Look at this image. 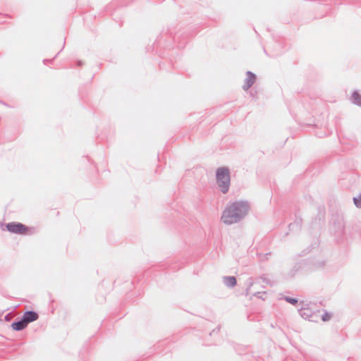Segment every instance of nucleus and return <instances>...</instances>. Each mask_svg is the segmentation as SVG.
Instances as JSON below:
<instances>
[{
  "label": "nucleus",
  "mask_w": 361,
  "mask_h": 361,
  "mask_svg": "<svg viewBox=\"0 0 361 361\" xmlns=\"http://www.w3.org/2000/svg\"><path fill=\"white\" fill-rule=\"evenodd\" d=\"M249 207L245 202H234L227 205L221 216L222 221L226 224L238 222L248 212Z\"/></svg>",
  "instance_id": "1"
},
{
  "label": "nucleus",
  "mask_w": 361,
  "mask_h": 361,
  "mask_svg": "<svg viewBox=\"0 0 361 361\" xmlns=\"http://www.w3.org/2000/svg\"><path fill=\"white\" fill-rule=\"evenodd\" d=\"M216 180L223 193L228 192L230 185V173L228 169L222 167L216 171Z\"/></svg>",
  "instance_id": "2"
},
{
  "label": "nucleus",
  "mask_w": 361,
  "mask_h": 361,
  "mask_svg": "<svg viewBox=\"0 0 361 361\" xmlns=\"http://www.w3.org/2000/svg\"><path fill=\"white\" fill-rule=\"evenodd\" d=\"M7 230L9 232L16 234L25 235L30 231V228L25 225L18 222H11L6 225Z\"/></svg>",
  "instance_id": "3"
},
{
  "label": "nucleus",
  "mask_w": 361,
  "mask_h": 361,
  "mask_svg": "<svg viewBox=\"0 0 361 361\" xmlns=\"http://www.w3.org/2000/svg\"><path fill=\"white\" fill-rule=\"evenodd\" d=\"M255 81V75L250 72H247L246 74V78L245 83L243 86L244 90H247L250 87Z\"/></svg>",
  "instance_id": "4"
},
{
  "label": "nucleus",
  "mask_w": 361,
  "mask_h": 361,
  "mask_svg": "<svg viewBox=\"0 0 361 361\" xmlns=\"http://www.w3.org/2000/svg\"><path fill=\"white\" fill-rule=\"evenodd\" d=\"M23 319L28 324L38 319V314L35 312H27L24 314Z\"/></svg>",
  "instance_id": "5"
},
{
  "label": "nucleus",
  "mask_w": 361,
  "mask_h": 361,
  "mask_svg": "<svg viewBox=\"0 0 361 361\" xmlns=\"http://www.w3.org/2000/svg\"><path fill=\"white\" fill-rule=\"evenodd\" d=\"M27 326V324L25 322V320L23 319H22V320H20L19 322H13L11 324V326H12L13 329L16 330V331L23 330Z\"/></svg>",
  "instance_id": "6"
},
{
  "label": "nucleus",
  "mask_w": 361,
  "mask_h": 361,
  "mask_svg": "<svg viewBox=\"0 0 361 361\" xmlns=\"http://www.w3.org/2000/svg\"><path fill=\"white\" fill-rule=\"evenodd\" d=\"M224 282L228 287H233L236 285V279L234 276L224 277Z\"/></svg>",
  "instance_id": "7"
},
{
  "label": "nucleus",
  "mask_w": 361,
  "mask_h": 361,
  "mask_svg": "<svg viewBox=\"0 0 361 361\" xmlns=\"http://www.w3.org/2000/svg\"><path fill=\"white\" fill-rule=\"evenodd\" d=\"M352 98L355 104H361V98L358 93L354 92L352 95Z\"/></svg>",
  "instance_id": "8"
},
{
  "label": "nucleus",
  "mask_w": 361,
  "mask_h": 361,
  "mask_svg": "<svg viewBox=\"0 0 361 361\" xmlns=\"http://www.w3.org/2000/svg\"><path fill=\"white\" fill-rule=\"evenodd\" d=\"M354 203L357 207L361 208V195L358 197L354 198Z\"/></svg>",
  "instance_id": "9"
},
{
  "label": "nucleus",
  "mask_w": 361,
  "mask_h": 361,
  "mask_svg": "<svg viewBox=\"0 0 361 361\" xmlns=\"http://www.w3.org/2000/svg\"><path fill=\"white\" fill-rule=\"evenodd\" d=\"M331 317V314L330 313H328V312H326L323 316H322V320L324 322H326V321H329L330 320Z\"/></svg>",
  "instance_id": "10"
},
{
  "label": "nucleus",
  "mask_w": 361,
  "mask_h": 361,
  "mask_svg": "<svg viewBox=\"0 0 361 361\" xmlns=\"http://www.w3.org/2000/svg\"><path fill=\"white\" fill-rule=\"evenodd\" d=\"M286 300L292 305H295L298 302L296 299L290 298H286Z\"/></svg>",
  "instance_id": "11"
},
{
  "label": "nucleus",
  "mask_w": 361,
  "mask_h": 361,
  "mask_svg": "<svg viewBox=\"0 0 361 361\" xmlns=\"http://www.w3.org/2000/svg\"><path fill=\"white\" fill-rule=\"evenodd\" d=\"M301 315H302V317H305V313H302Z\"/></svg>",
  "instance_id": "12"
}]
</instances>
